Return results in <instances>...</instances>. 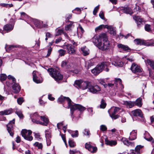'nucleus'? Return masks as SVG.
<instances>
[{
    "label": "nucleus",
    "instance_id": "nucleus-1",
    "mask_svg": "<svg viewBox=\"0 0 154 154\" xmlns=\"http://www.w3.org/2000/svg\"><path fill=\"white\" fill-rule=\"evenodd\" d=\"M91 40L100 50L103 51L109 50L110 43L106 33H102L98 36L95 35Z\"/></svg>",
    "mask_w": 154,
    "mask_h": 154
},
{
    "label": "nucleus",
    "instance_id": "nucleus-2",
    "mask_svg": "<svg viewBox=\"0 0 154 154\" xmlns=\"http://www.w3.org/2000/svg\"><path fill=\"white\" fill-rule=\"evenodd\" d=\"M66 100L68 103V107L67 108H70V113L71 117L72 118V120H74V112L76 109H78L81 112H83L85 110V107L79 104H73V102L68 97H63L62 96H61L59 97L57 100L58 102L60 104L62 103L64 101Z\"/></svg>",
    "mask_w": 154,
    "mask_h": 154
},
{
    "label": "nucleus",
    "instance_id": "nucleus-3",
    "mask_svg": "<svg viewBox=\"0 0 154 154\" xmlns=\"http://www.w3.org/2000/svg\"><path fill=\"white\" fill-rule=\"evenodd\" d=\"M110 64V63L109 62H103L100 64L97 65L94 68L91 70V72L95 75H98L103 69L108 72L109 70L108 66Z\"/></svg>",
    "mask_w": 154,
    "mask_h": 154
},
{
    "label": "nucleus",
    "instance_id": "nucleus-4",
    "mask_svg": "<svg viewBox=\"0 0 154 154\" xmlns=\"http://www.w3.org/2000/svg\"><path fill=\"white\" fill-rule=\"evenodd\" d=\"M47 71L50 75L58 83L61 82L62 81L63 75L56 69L53 68H49L47 69Z\"/></svg>",
    "mask_w": 154,
    "mask_h": 154
},
{
    "label": "nucleus",
    "instance_id": "nucleus-5",
    "mask_svg": "<svg viewBox=\"0 0 154 154\" xmlns=\"http://www.w3.org/2000/svg\"><path fill=\"white\" fill-rule=\"evenodd\" d=\"M134 41V43L137 45L150 46L153 45L154 44L153 42H147L144 40L139 38L136 39Z\"/></svg>",
    "mask_w": 154,
    "mask_h": 154
},
{
    "label": "nucleus",
    "instance_id": "nucleus-6",
    "mask_svg": "<svg viewBox=\"0 0 154 154\" xmlns=\"http://www.w3.org/2000/svg\"><path fill=\"white\" fill-rule=\"evenodd\" d=\"M63 47V48L66 49L67 52L69 54H75V47L72 44H69L64 45Z\"/></svg>",
    "mask_w": 154,
    "mask_h": 154
},
{
    "label": "nucleus",
    "instance_id": "nucleus-7",
    "mask_svg": "<svg viewBox=\"0 0 154 154\" xmlns=\"http://www.w3.org/2000/svg\"><path fill=\"white\" fill-rule=\"evenodd\" d=\"M15 123V119H13L12 120L9 122V123L7 125V130L10 135L13 137L14 135V129L13 125Z\"/></svg>",
    "mask_w": 154,
    "mask_h": 154
},
{
    "label": "nucleus",
    "instance_id": "nucleus-8",
    "mask_svg": "<svg viewBox=\"0 0 154 154\" xmlns=\"http://www.w3.org/2000/svg\"><path fill=\"white\" fill-rule=\"evenodd\" d=\"M130 69L133 73L136 74L142 72V69L140 66L134 63L132 64Z\"/></svg>",
    "mask_w": 154,
    "mask_h": 154
},
{
    "label": "nucleus",
    "instance_id": "nucleus-9",
    "mask_svg": "<svg viewBox=\"0 0 154 154\" xmlns=\"http://www.w3.org/2000/svg\"><path fill=\"white\" fill-rule=\"evenodd\" d=\"M89 91L93 93H96L100 91V88L97 85H96L94 86L90 85L88 87Z\"/></svg>",
    "mask_w": 154,
    "mask_h": 154
},
{
    "label": "nucleus",
    "instance_id": "nucleus-10",
    "mask_svg": "<svg viewBox=\"0 0 154 154\" xmlns=\"http://www.w3.org/2000/svg\"><path fill=\"white\" fill-rule=\"evenodd\" d=\"M120 10L122 12L127 14L131 15L133 13L132 9L128 6L121 7L120 8Z\"/></svg>",
    "mask_w": 154,
    "mask_h": 154
},
{
    "label": "nucleus",
    "instance_id": "nucleus-11",
    "mask_svg": "<svg viewBox=\"0 0 154 154\" xmlns=\"http://www.w3.org/2000/svg\"><path fill=\"white\" fill-rule=\"evenodd\" d=\"M85 148L86 149H88L89 151L93 153L96 152L97 150V147L93 146L87 143H86L85 144Z\"/></svg>",
    "mask_w": 154,
    "mask_h": 154
},
{
    "label": "nucleus",
    "instance_id": "nucleus-12",
    "mask_svg": "<svg viewBox=\"0 0 154 154\" xmlns=\"http://www.w3.org/2000/svg\"><path fill=\"white\" fill-rule=\"evenodd\" d=\"M132 115L134 116H139L141 118H143V116L141 110L139 109L134 110L131 111Z\"/></svg>",
    "mask_w": 154,
    "mask_h": 154
},
{
    "label": "nucleus",
    "instance_id": "nucleus-13",
    "mask_svg": "<svg viewBox=\"0 0 154 154\" xmlns=\"http://www.w3.org/2000/svg\"><path fill=\"white\" fill-rule=\"evenodd\" d=\"M40 116L37 113H35L31 117L32 121L35 124H40V121L38 120Z\"/></svg>",
    "mask_w": 154,
    "mask_h": 154
},
{
    "label": "nucleus",
    "instance_id": "nucleus-14",
    "mask_svg": "<svg viewBox=\"0 0 154 154\" xmlns=\"http://www.w3.org/2000/svg\"><path fill=\"white\" fill-rule=\"evenodd\" d=\"M120 109V108L119 107H112L108 110V112L109 115H110V114H115Z\"/></svg>",
    "mask_w": 154,
    "mask_h": 154
},
{
    "label": "nucleus",
    "instance_id": "nucleus-15",
    "mask_svg": "<svg viewBox=\"0 0 154 154\" xmlns=\"http://www.w3.org/2000/svg\"><path fill=\"white\" fill-rule=\"evenodd\" d=\"M40 118L44 122L40 121V124L44 126H47L49 122L48 119L44 116H41Z\"/></svg>",
    "mask_w": 154,
    "mask_h": 154
},
{
    "label": "nucleus",
    "instance_id": "nucleus-16",
    "mask_svg": "<svg viewBox=\"0 0 154 154\" xmlns=\"http://www.w3.org/2000/svg\"><path fill=\"white\" fill-rule=\"evenodd\" d=\"M14 27V25L11 24H7L4 26L3 29L5 31L9 32L12 30Z\"/></svg>",
    "mask_w": 154,
    "mask_h": 154
},
{
    "label": "nucleus",
    "instance_id": "nucleus-17",
    "mask_svg": "<svg viewBox=\"0 0 154 154\" xmlns=\"http://www.w3.org/2000/svg\"><path fill=\"white\" fill-rule=\"evenodd\" d=\"M14 83V84L12 86L13 89L14 91V92L15 93H18L20 91L21 88L19 84L16 82Z\"/></svg>",
    "mask_w": 154,
    "mask_h": 154
},
{
    "label": "nucleus",
    "instance_id": "nucleus-18",
    "mask_svg": "<svg viewBox=\"0 0 154 154\" xmlns=\"http://www.w3.org/2000/svg\"><path fill=\"white\" fill-rule=\"evenodd\" d=\"M36 71H34L32 73L33 80L34 82L37 83H39L42 82L41 80L38 79V77L36 75Z\"/></svg>",
    "mask_w": 154,
    "mask_h": 154
},
{
    "label": "nucleus",
    "instance_id": "nucleus-19",
    "mask_svg": "<svg viewBox=\"0 0 154 154\" xmlns=\"http://www.w3.org/2000/svg\"><path fill=\"white\" fill-rule=\"evenodd\" d=\"M90 85V82L88 81L82 82L80 88L83 90L86 89L87 88H88V87Z\"/></svg>",
    "mask_w": 154,
    "mask_h": 154
},
{
    "label": "nucleus",
    "instance_id": "nucleus-20",
    "mask_svg": "<svg viewBox=\"0 0 154 154\" xmlns=\"http://www.w3.org/2000/svg\"><path fill=\"white\" fill-rule=\"evenodd\" d=\"M137 131L135 130H133L132 132L130 133V136L129 137V140H133L137 138Z\"/></svg>",
    "mask_w": 154,
    "mask_h": 154
},
{
    "label": "nucleus",
    "instance_id": "nucleus-21",
    "mask_svg": "<svg viewBox=\"0 0 154 154\" xmlns=\"http://www.w3.org/2000/svg\"><path fill=\"white\" fill-rule=\"evenodd\" d=\"M13 112V109L11 108L5 110L3 111L0 112V115H6L10 114Z\"/></svg>",
    "mask_w": 154,
    "mask_h": 154
},
{
    "label": "nucleus",
    "instance_id": "nucleus-22",
    "mask_svg": "<svg viewBox=\"0 0 154 154\" xmlns=\"http://www.w3.org/2000/svg\"><path fill=\"white\" fill-rule=\"evenodd\" d=\"M43 23V21L38 20H36L34 21V24L35 26L39 28H41L44 26Z\"/></svg>",
    "mask_w": 154,
    "mask_h": 154
},
{
    "label": "nucleus",
    "instance_id": "nucleus-23",
    "mask_svg": "<svg viewBox=\"0 0 154 154\" xmlns=\"http://www.w3.org/2000/svg\"><path fill=\"white\" fill-rule=\"evenodd\" d=\"M117 46L119 48H121L124 51L128 52L129 51H131L130 49L127 45H124L121 44H119Z\"/></svg>",
    "mask_w": 154,
    "mask_h": 154
},
{
    "label": "nucleus",
    "instance_id": "nucleus-24",
    "mask_svg": "<svg viewBox=\"0 0 154 154\" xmlns=\"http://www.w3.org/2000/svg\"><path fill=\"white\" fill-rule=\"evenodd\" d=\"M105 142L106 144L111 146H115L117 143V142L116 141L112 140H109L107 139H105Z\"/></svg>",
    "mask_w": 154,
    "mask_h": 154
},
{
    "label": "nucleus",
    "instance_id": "nucleus-25",
    "mask_svg": "<svg viewBox=\"0 0 154 154\" xmlns=\"http://www.w3.org/2000/svg\"><path fill=\"white\" fill-rule=\"evenodd\" d=\"M112 64L116 66L119 67L122 66L123 65V63L120 60L113 61Z\"/></svg>",
    "mask_w": 154,
    "mask_h": 154
},
{
    "label": "nucleus",
    "instance_id": "nucleus-26",
    "mask_svg": "<svg viewBox=\"0 0 154 154\" xmlns=\"http://www.w3.org/2000/svg\"><path fill=\"white\" fill-rule=\"evenodd\" d=\"M81 51L84 56H86L89 54V50L86 46L81 48Z\"/></svg>",
    "mask_w": 154,
    "mask_h": 154
},
{
    "label": "nucleus",
    "instance_id": "nucleus-27",
    "mask_svg": "<svg viewBox=\"0 0 154 154\" xmlns=\"http://www.w3.org/2000/svg\"><path fill=\"white\" fill-rule=\"evenodd\" d=\"M125 104L127 108H131L135 105L134 101H126L125 102Z\"/></svg>",
    "mask_w": 154,
    "mask_h": 154
},
{
    "label": "nucleus",
    "instance_id": "nucleus-28",
    "mask_svg": "<svg viewBox=\"0 0 154 154\" xmlns=\"http://www.w3.org/2000/svg\"><path fill=\"white\" fill-rule=\"evenodd\" d=\"M142 101V99L141 98H139L137 99L135 101H134V105L139 107H141L143 104Z\"/></svg>",
    "mask_w": 154,
    "mask_h": 154
},
{
    "label": "nucleus",
    "instance_id": "nucleus-29",
    "mask_svg": "<svg viewBox=\"0 0 154 154\" xmlns=\"http://www.w3.org/2000/svg\"><path fill=\"white\" fill-rule=\"evenodd\" d=\"M146 63L149 65L151 67L154 69V61L150 60L148 59L146 61Z\"/></svg>",
    "mask_w": 154,
    "mask_h": 154
},
{
    "label": "nucleus",
    "instance_id": "nucleus-30",
    "mask_svg": "<svg viewBox=\"0 0 154 154\" xmlns=\"http://www.w3.org/2000/svg\"><path fill=\"white\" fill-rule=\"evenodd\" d=\"M144 29L146 31L148 32H151L152 30L150 25L148 24H146L145 25Z\"/></svg>",
    "mask_w": 154,
    "mask_h": 154
},
{
    "label": "nucleus",
    "instance_id": "nucleus-31",
    "mask_svg": "<svg viewBox=\"0 0 154 154\" xmlns=\"http://www.w3.org/2000/svg\"><path fill=\"white\" fill-rule=\"evenodd\" d=\"M62 33H63L65 35H67L66 33L65 32H63V29H59L57 31L56 33L55 36H58L60 35Z\"/></svg>",
    "mask_w": 154,
    "mask_h": 154
},
{
    "label": "nucleus",
    "instance_id": "nucleus-32",
    "mask_svg": "<svg viewBox=\"0 0 154 154\" xmlns=\"http://www.w3.org/2000/svg\"><path fill=\"white\" fill-rule=\"evenodd\" d=\"M68 143L69 145L71 147L73 148L76 146L75 143L72 140L69 139Z\"/></svg>",
    "mask_w": 154,
    "mask_h": 154
},
{
    "label": "nucleus",
    "instance_id": "nucleus-33",
    "mask_svg": "<svg viewBox=\"0 0 154 154\" xmlns=\"http://www.w3.org/2000/svg\"><path fill=\"white\" fill-rule=\"evenodd\" d=\"M33 145L35 147H37L38 149H42L43 145L42 143H39L38 142H35Z\"/></svg>",
    "mask_w": 154,
    "mask_h": 154
},
{
    "label": "nucleus",
    "instance_id": "nucleus-34",
    "mask_svg": "<svg viewBox=\"0 0 154 154\" xmlns=\"http://www.w3.org/2000/svg\"><path fill=\"white\" fill-rule=\"evenodd\" d=\"M106 103L105 102V100L103 99H102L101 104L100 105V107L101 108H104L106 107Z\"/></svg>",
    "mask_w": 154,
    "mask_h": 154
},
{
    "label": "nucleus",
    "instance_id": "nucleus-35",
    "mask_svg": "<svg viewBox=\"0 0 154 154\" xmlns=\"http://www.w3.org/2000/svg\"><path fill=\"white\" fill-rule=\"evenodd\" d=\"M68 61L66 60H64L62 61L61 64V66L62 67H66V68L68 67Z\"/></svg>",
    "mask_w": 154,
    "mask_h": 154
},
{
    "label": "nucleus",
    "instance_id": "nucleus-36",
    "mask_svg": "<svg viewBox=\"0 0 154 154\" xmlns=\"http://www.w3.org/2000/svg\"><path fill=\"white\" fill-rule=\"evenodd\" d=\"M15 47L14 45H10L8 46H5L6 51L7 52H10L11 50Z\"/></svg>",
    "mask_w": 154,
    "mask_h": 154
},
{
    "label": "nucleus",
    "instance_id": "nucleus-37",
    "mask_svg": "<svg viewBox=\"0 0 154 154\" xmlns=\"http://www.w3.org/2000/svg\"><path fill=\"white\" fill-rule=\"evenodd\" d=\"M7 77V76L5 74H1L0 76V80L2 82L4 81L6 79Z\"/></svg>",
    "mask_w": 154,
    "mask_h": 154
},
{
    "label": "nucleus",
    "instance_id": "nucleus-38",
    "mask_svg": "<svg viewBox=\"0 0 154 154\" xmlns=\"http://www.w3.org/2000/svg\"><path fill=\"white\" fill-rule=\"evenodd\" d=\"M28 131L26 129L22 130L21 131V134L23 137L24 138L27 136Z\"/></svg>",
    "mask_w": 154,
    "mask_h": 154
},
{
    "label": "nucleus",
    "instance_id": "nucleus-39",
    "mask_svg": "<svg viewBox=\"0 0 154 154\" xmlns=\"http://www.w3.org/2000/svg\"><path fill=\"white\" fill-rule=\"evenodd\" d=\"M134 19L136 21V22L142 23L143 21V19L140 18V17L137 16H135L134 17Z\"/></svg>",
    "mask_w": 154,
    "mask_h": 154
},
{
    "label": "nucleus",
    "instance_id": "nucleus-40",
    "mask_svg": "<svg viewBox=\"0 0 154 154\" xmlns=\"http://www.w3.org/2000/svg\"><path fill=\"white\" fill-rule=\"evenodd\" d=\"M82 82L79 81V80H76L74 82V85H76V87L78 88H80V87L81 86V84Z\"/></svg>",
    "mask_w": 154,
    "mask_h": 154
},
{
    "label": "nucleus",
    "instance_id": "nucleus-41",
    "mask_svg": "<svg viewBox=\"0 0 154 154\" xmlns=\"http://www.w3.org/2000/svg\"><path fill=\"white\" fill-rule=\"evenodd\" d=\"M59 55L60 56H64L65 54L66 51L63 49H60L58 51Z\"/></svg>",
    "mask_w": 154,
    "mask_h": 154
},
{
    "label": "nucleus",
    "instance_id": "nucleus-42",
    "mask_svg": "<svg viewBox=\"0 0 154 154\" xmlns=\"http://www.w3.org/2000/svg\"><path fill=\"white\" fill-rule=\"evenodd\" d=\"M72 14H67L66 16V22H70L72 23V22L69 20V19H70L72 17Z\"/></svg>",
    "mask_w": 154,
    "mask_h": 154
},
{
    "label": "nucleus",
    "instance_id": "nucleus-43",
    "mask_svg": "<svg viewBox=\"0 0 154 154\" xmlns=\"http://www.w3.org/2000/svg\"><path fill=\"white\" fill-rule=\"evenodd\" d=\"M143 146H141V145L137 146L135 149V151L137 152V153L140 152V149L142 148Z\"/></svg>",
    "mask_w": 154,
    "mask_h": 154
},
{
    "label": "nucleus",
    "instance_id": "nucleus-44",
    "mask_svg": "<svg viewBox=\"0 0 154 154\" xmlns=\"http://www.w3.org/2000/svg\"><path fill=\"white\" fill-rule=\"evenodd\" d=\"M81 10L80 9L78 8H75L74 10L72 11V12L77 14H79L81 13Z\"/></svg>",
    "mask_w": 154,
    "mask_h": 154
},
{
    "label": "nucleus",
    "instance_id": "nucleus-45",
    "mask_svg": "<svg viewBox=\"0 0 154 154\" xmlns=\"http://www.w3.org/2000/svg\"><path fill=\"white\" fill-rule=\"evenodd\" d=\"M109 116L112 119L114 120L118 118L120 116L118 114L116 115V114L113 115L110 114Z\"/></svg>",
    "mask_w": 154,
    "mask_h": 154
},
{
    "label": "nucleus",
    "instance_id": "nucleus-46",
    "mask_svg": "<svg viewBox=\"0 0 154 154\" xmlns=\"http://www.w3.org/2000/svg\"><path fill=\"white\" fill-rule=\"evenodd\" d=\"M24 101L23 98L22 97L18 98L17 99V100L18 103L20 105H21L22 104V103L24 102Z\"/></svg>",
    "mask_w": 154,
    "mask_h": 154
},
{
    "label": "nucleus",
    "instance_id": "nucleus-47",
    "mask_svg": "<svg viewBox=\"0 0 154 154\" xmlns=\"http://www.w3.org/2000/svg\"><path fill=\"white\" fill-rule=\"evenodd\" d=\"M83 133L85 135L88 136H89L91 134L89 130L87 129H84Z\"/></svg>",
    "mask_w": 154,
    "mask_h": 154
},
{
    "label": "nucleus",
    "instance_id": "nucleus-48",
    "mask_svg": "<svg viewBox=\"0 0 154 154\" xmlns=\"http://www.w3.org/2000/svg\"><path fill=\"white\" fill-rule=\"evenodd\" d=\"M16 113L18 115L20 119H22L23 117V116L22 112L21 111H16Z\"/></svg>",
    "mask_w": 154,
    "mask_h": 154
},
{
    "label": "nucleus",
    "instance_id": "nucleus-49",
    "mask_svg": "<svg viewBox=\"0 0 154 154\" xmlns=\"http://www.w3.org/2000/svg\"><path fill=\"white\" fill-rule=\"evenodd\" d=\"M104 25H101L96 27L95 29V31L96 32H99V30H101L104 27Z\"/></svg>",
    "mask_w": 154,
    "mask_h": 154
},
{
    "label": "nucleus",
    "instance_id": "nucleus-50",
    "mask_svg": "<svg viewBox=\"0 0 154 154\" xmlns=\"http://www.w3.org/2000/svg\"><path fill=\"white\" fill-rule=\"evenodd\" d=\"M21 17L20 19H23L24 18H27L28 16L24 12H22L20 13Z\"/></svg>",
    "mask_w": 154,
    "mask_h": 154
},
{
    "label": "nucleus",
    "instance_id": "nucleus-51",
    "mask_svg": "<svg viewBox=\"0 0 154 154\" xmlns=\"http://www.w3.org/2000/svg\"><path fill=\"white\" fill-rule=\"evenodd\" d=\"M99 5L97 6L94 8L93 11V14L95 16L96 15L97 13L99 10Z\"/></svg>",
    "mask_w": 154,
    "mask_h": 154
},
{
    "label": "nucleus",
    "instance_id": "nucleus-52",
    "mask_svg": "<svg viewBox=\"0 0 154 154\" xmlns=\"http://www.w3.org/2000/svg\"><path fill=\"white\" fill-rule=\"evenodd\" d=\"M122 141L125 145L127 146L128 144L129 141L127 138H123L122 139Z\"/></svg>",
    "mask_w": 154,
    "mask_h": 154
},
{
    "label": "nucleus",
    "instance_id": "nucleus-53",
    "mask_svg": "<svg viewBox=\"0 0 154 154\" xmlns=\"http://www.w3.org/2000/svg\"><path fill=\"white\" fill-rule=\"evenodd\" d=\"M52 48L50 47H49L48 50V53L47 55L46 56V57H48L51 54V52L52 51Z\"/></svg>",
    "mask_w": 154,
    "mask_h": 154
},
{
    "label": "nucleus",
    "instance_id": "nucleus-54",
    "mask_svg": "<svg viewBox=\"0 0 154 154\" xmlns=\"http://www.w3.org/2000/svg\"><path fill=\"white\" fill-rule=\"evenodd\" d=\"M60 135L61 136L62 140H63L66 145V146L67 144L65 135L63 134H61L60 133Z\"/></svg>",
    "mask_w": 154,
    "mask_h": 154
},
{
    "label": "nucleus",
    "instance_id": "nucleus-55",
    "mask_svg": "<svg viewBox=\"0 0 154 154\" xmlns=\"http://www.w3.org/2000/svg\"><path fill=\"white\" fill-rule=\"evenodd\" d=\"M134 11H138L139 12H140L141 11V10L140 7L137 5H136L135 8L134 9Z\"/></svg>",
    "mask_w": 154,
    "mask_h": 154
},
{
    "label": "nucleus",
    "instance_id": "nucleus-56",
    "mask_svg": "<svg viewBox=\"0 0 154 154\" xmlns=\"http://www.w3.org/2000/svg\"><path fill=\"white\" fill-rule=\"evenodd\" d=\"M72 23H71L67 25L66 26H65V29L66 31L70 30V28L71 27Z\"/></svg>",
    "mask_w": 154,
    "mask_h": 154
},
{
    "label": "nucleus",
    "instance_id": "nucleus-57",
    "mask_svg": "<svg viewBox=\"0 0 154 154\" xmlns=\"http://www.w3.org/2000/svg\"><path fill=\"white\" fill-rule=\"evenodd\" d=\"M79 136V132L77 130H76L75 131V133L74 134H71V136L73 137H76Z\"/></svg>",
    "mask_w": 154,
    "mask_h": 154
},
{
    "label": "nucleus",
    "instance_id": "nucleus-58",
    "mask_svg": "<svg viewBox=\"0 0 154 154\" xmlns=\"http://www.w3.org/2000/svg\"><path fill=\"white\" fill-rule=\"evenodd\" d=\"M8 78L9 79H11L12 80L13 83L16 82V79L14 77H13L11 75H8Z\"/></svg>",
    "mask_w": 154,
    "mask_h": 154
},
{
    "label": "nucleus",
    "instance_id": "nucleus-59",
    "mask_svg": "<svg viewBox=\"0 0 154 154\" xmlns=\"http://www.w3.org/2000/svg\"><path fill=\"white\" fill-rule=\"evenodd\" d=\"M109 30L110 31V33L111 34H112L113 35L116 34V32L114 30L113 27L112 26H110Z\"/></svg>",
    "mask_w": 154,
    "mask_h": 154
},
{
    "label": "nucleus",
    "instance_id": "nucleus-60",
    "mask_svg": "<svg viewBox=\"0 0 154 154\" xmlns=\"http://www.w3.org/2000/svg\"><path fill=\"white\" fill-rule=\"evenodd\" d=\"M100 129L103 131H105L107 130V128L105 125H102L100 126Z\"/></svg>",
    "mask_w": 154,
    "mask_h": 154
},
{
    "label": "nucleus",
    "instance_id": "nucleus-61",
    "mask_svg": "<svg viewBox=\"0 0 154 154\" xmlns=\"http://www.w3.org/2000/svg\"><path fill=\"white\" fill-rule=\"evenodd\" d=\"M25 139L31 141L33 139V137L32 136H27L26 137H25L24 138Z\"/></svg>",
    "mask_w": 154,
    "mask_h": 154
},
{
    "label": "nucleus",
    "instance_id": "nucleus-62",
    "mask_svg": "<svg viewBox=\"0 0 154 154\" xmlns=\"http://www.w3.org/2000/svg\"><path fill=\"white\" fill-rule=\"evenodd\" d=\"M99 16L100 17V18L102 19H104L105 18L104 17V13L103 11H101L100 12L99 14Z\"/></svg>",
    "mask_w": 154,
    "mask_h": 154
},
{
    "label": "nucleus",
    "instance_id": "nucleus-63",
    "mask_svg": "<svg viewBox=\"0 0 154 154\" xmlns=\"http://www.w3.org/2000/svg\"><path fill=\"white\" fill-rule=\"evenodd\" d=\"M99 82L100 83L103 85L105 88H106L107 85L106 82L103 80H100L99 81Z\"/></svg>",
    "mask_w": 154,
    "mask_h": 154
},
{
    "label": "nucleus",
    "instance_id": "nucleus-64",
    "mask_svg": "<svg viewBox=\"0 0 154 154\" xmlns=\"http://www.w3.org/2000/svg\"><path fill=\"white\" fill-rule=\"evenodd\" d=\"M45 36L48 38H51L53 37V35L49 32H47L46 33Z\"/></svg>",
    "mask_w": 154,
    "mask_h": 154
}]
</instances>
